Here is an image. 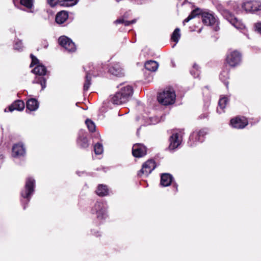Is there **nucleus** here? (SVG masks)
I'll return each instance as SVG.
<instances>
[{"label": "nucleus", "instance_id": "obj_35", "mask_svg": "<svg viewBox=\"0 0 261 261\" xmlns=\"http://www.w3.org/2000/svg\"><path fill=\"white\" fill-rule=\"evenodd\" d=\"M94 149L96 154H100L103 151L102 145L99 143H96L94 145Z\"/></svg>", "mask_w": 261, "mask_h": 261}, {"label": "nucleus", "instance_id": "obj_32", "mask_svg": "<svg viewBox=\"0 0 261 261\" xmlns=\"http://www.w3.org/2000/svg\"><path fill=\"white\" fill-rule=\"evenodd\" d=\"M33 83L40 84L42 90L46 87V80L43 77H36Z\"/></svg>", "mask_w": 261, "mask_h": 261}, {"label": "nucleus", "instance_id": "obj_19", "mask_svg": "<svg viewBox=\"0 0 261 261\" xmlns=\"http://www.w3.org/2000/svg\"><path fill=\"white\" fill-rule=\"evenodd\" d=\"M173 177L168 173H164L161 176V185L163 187L169 186L172 182Z\"/></svg>", "mask_w": 261, "mask_h": 261}, {"label": "nucleus", "instance_id": "obj_6", "mask_svg": "<svg viewBox=\"0 0 261 261\" xmlns=\"http://www.w3.org/2000/svg\"><path fill=\"white\" fill-rule=\"evenodd\" d=\"M241 61V55L237 50L230 51L227 55L225 65L230 67H235L240 64Z\"/></svg>", "mask_w": 261, "mask_h": 261}, {"label": "nucleus", "instance_id": "obj_30", "mask_svg": "<svg viewBox=\"0 0 261 261\" xmlns=\"http://www.w3.org/2000/svg\"><path fill=\"white\" fill-rule=\"evenodd\" d=\"M79 0H61L59 5L63 7H72L77 4Z\"/></svg>", "mask_w": 261, "mask_h": 261}, {"label": "nucleus", "instance_id": "obj_11", "mask_svg": "<svg viewBox=\"0 0 261 261\" xmlns=\"http://www.w3.org/2000/svg\"><path fill=\"white\" fill-rule=\"evenodd\" d=\"M31 57L32 59V63L30 65V67H32L34 65H37L35 68L32 70V72L35 74H38L39 75H45L46 72V69L45 66L40 64L38 59L33 55H31Z\"/></svg>", "mask_w": 261, "mask_h": 261}, {"label": "nucleus", "instance_id": "obj_28", "mask_svg": "<svg viewBox=\"0 0 261 261\" xmlns=\"http://www.w3.org/2000/svg\"><path fill=\"white\" fill-rule=\"evenodd\" d=\"M228 99L225 97H222L219 99L218 108L217 109V111L219 113H221L224 111V109L225 108Z\"/></svg>", "mask_w": 261, "mask_h": 261}, {"label": "nucleus", "instance_id": "obj_31", "mask_svg": "<svg viewBox=\"0 0 261 261\" xmlns=\"http://www.w3.org/2000/svg\"><path fill=\"white\" fill-rule=\"evenodd\" d=\"M180 37V30L178 28H176L172 33L171 39L175 42V44L178 42V40Z\"/></svg>", "mask_w": 261, "mask_h": 261}, {"label": "nucleus", "instance_id": "obj_39", "mask_svg": "<svg viewBox=\"0 0 261 261\" xmlns=\"http://www.w3.org/2000/svg\"><path fill=\"white\" fill-rule=\"evenodd\" d=\"M47 3L49 5V6L51 7H55L58 4H59V0H47Z\"/></svg>", "mask_w": 261, "mask_h": 261}, {"label": "nucleus", "instance_id": "obj_7", "mask_svg": "<svg viewBox=\"0 0 261 261\" xmlns=\"http://www.w3.org/2000/svg\"><path fill=\"white\" fill-rule=\"evenodd\" d=\"M183 132L181 130L174 131L169 139V149L174 150L181 144L182 140Z\"/></svg>", "mask_w": 261, "mask_h": 261}, {"label": "nucleus", "instance_id": "obj_16", "mask_svg": "<svg viewBox=\"0 0 261 261\" xmlns=\"http://www.w3.org/2000/svg\"><path fill=\"white\" fill-rule=\"evenodd\" d=\"M25 149L21 144H16L12 148V155L15 158L22 156L25 154Z\"/></svg>", "mask_w": 261, "mask_h": 261}, {"label": "nucleus", "instance_id": "obj_23", "mask_svg": "<svg viewBox=\"0 0 261 261\" xmlns=\"http://www.w3.org/2000/svg\"><path fill=\"white\" fill-rule=\"evenodd\" d=\"M146 69L150 71H155L157 70L159 67L158 63L154 61H148L144 65Z\"/></svg>", "mask_w": 261, "mask_h": 261}, {"label": "nucleus", "instance_id": "obj_27", "mask_svg": "<svg viewBox=\"0 0 261 261\" xmlns=\"http://www.w3.org/2000/svg\"><path fill=\"white\" fill-rule=\"evenodd\" d=\"M201 15L203 23L206 25H211L212 14L206 12H202Z\"/></svg>", "mask_w": 261, "mask_h": 261}, {"label": "nucleus", "instance_id": "obj_3", "mask_svg": "<svg viewBox=\"0 0 261 261\" xmlns=\"http://www.w3.org/2000/svg\"><path fill=\"white\" fill-rule=\"evenodd\" d=\"M217 8L223 17L236 28L240 30H243L245 28L244 25L240 21L238 20L229 11L223 9L221 5H218Z\"/></svg>", "mask_w": 261, "mask_h": 261}, {"label": "nucleus", "instance_id": "obj_40", "mask_svg": "<svg viewBox=\"0 0 261 261\" xmlns=\"http://www.w3.org/2000/svg\"><path fill=\"white\" fill-rule=\"evenodd\" d=\"M255 30L261 34V23L258 22L255 24Z\"/></svg>", "mask_w": 261, "mask_h": 261}, {"label": "nucleus", "instance_id": "obj_38", "mask_svg": "<svg viewBox=\"0 0 261 261\" xmlns=\"http://www.w3.org/2000/svg\"><path fill=\"white\" fill-rule=\"evenodd\" d=\"M14 49L17 50H21L22 49L23 45L21 41L18 40L15 43L14 46Z\"/></svg>", "mask_w": 261, "mask_h": 261}, {"label": "nucleus", "instance_id": "obj_20", "mask_svg": "<svg viewBox=\"0 0 261 261\" xmlns=\"http://www.w3.org/2000/svg\"><path fill=\"white\" fill-rule=\"evenodd\" d=\"M68 18V13L65 11H61L57 13L56 21L59 24L63 23Z\"/></svg>", "mask_w": 261, "mask_h": 261}, {"label": "nucleus", "instance_id": "obj_22", "mask_svg": "<svg viewBox=\"0 0 261 261\" xmlns=\"http://www.w3.org/2000/svg\"><path fill=\"white\" fill-rule=\"evenodd\" d=\"M13 3L16 6L20 3L29 9H31L33 7V0H13Z\"/></svg>", "mask_w": 261, "mask_h": 261}, {"label": "nucleus", "instance_id": "obj_10", "mask_svg": "<svg viewBox=\"0 0 261 261\" xmlns=\"http://www.w3.org/2000/svg\"><path fill=\"white\" fill-rule=\"evenodd\" d=\"M59 43L60 45L69 52H73L76 50L74 43L69 38L65 36H61L59 38Z\"/></svg>", "mask_w": 261, "mask_h": 261}, {"label": "nucleus", "instance_id": "obj_37", "mask_svg": "<svg viewBox=\"0 0 261 261\" xmlns=\"http://www.w3.org/2000/svg\"><path fill=\"white\" fill-rule=\"evenodd\" d=\"M213 30L215 31H218L220 30L219 21L218 18H216L213 15Z\"/></svg>", "mask_w": 261, "mask_h": 261}, {"label": "nucleus", "instance_id": "obj_21", "mask_svg": "<svg viewBox=\"0 0 261 261\" xmlns=\"http://www.w3.org/2000/svg\"><path fill=\"white\" fill-rule=\"evenodd\" d=\"M229 69L227 68L226 65H225L220 75V79L224 83L227 87L228 84V82L227 80L229 79Z\"/></svg>", "mask_w": 261, "mask_h": 261}, {"label": "nucleus", "instance_id": "obj_25", "mask_svg": "<svg viewBox=\"0 0 261 261\" xmlns=\"http://www.w3.org/2000/svg\"><path fill=\"white\" fill-rule=\"evenodd\" d=\"M77 145L81 148H85L89 146L88 141L84 135L80 136L77 140Z\"/></svg>", "mask_w": 261, "mask_h": 261}, {"label": "nucleus", "instance_id": "obj_24", "mask_svg": "<svg viewBox=\"0 0 261 261\" xmlns=\"http://www.w3.org/2000/svg\"><path fill=\"white\" fill-rule=\"evenodd\" d=\"M39 107V103L35 99H30L27 103V108L31 111L36 110Z\"/></svg>", "mask_w": 261, "mask_h": 261}, {"label": "nucleus", "instance_id": "obj_18", "mask_svg": "<svg viewBox=\"0 0 261 261\" xmlns=\"http://www.w3.org/2000/svg\"><path fill=\"white\" fill-rule=\"evenodd\" d=\"M24 108V103L22 100H16L8 107L9 111L13 112L14 110L21 111Z\"/></svg>", "mask_w": 261, "mask_h": 261}, {"label": "nucleus", "instance_id": "obj_34", "mask_svg": "<svg viewBox=\"0 0 261 261\" xmlns=\"http://www.w3.org/2000/svg\"><path fill=\"white\" fill-rule=\"evenodd\" d=\"M190 72H191V74L193 75L194 77H198L199 74V66L197 64H194L193 66L192 69L191 70Z\"/></svg>", "mask_w": 261, "mask_h": 261}, {"label": "nucleus", "instance_id": "obj_42", "mask_svg": "<svg viewBox=\"0 0 261 261\" xmlns=\"http://www.w3.org/2000/svg\"><path fill=\"white\" fill-rule=\"evenodd\" d=\"M159 121H160V120H156V121H154V122H152V124H155V123H156L159 122Z\"/></svg>", "mask_w": 261, "mask_h": 261}, {"label": "nucleus", "instance_id": "obj_9", "mask_svg": "<svg viewBox=\"0 0 261 261\" xmlns=\"http://www.w3.org/2000/svg\"><path fill=\"white\" fill-rule=\"evenodd\" d=\"M206 129H202L194 132L190 136V142L191 146L194 145L197 142H202L205 136L207 134Z\"/></svg>", "mask_w": 261, "mask_h": 261}, {"label": "nucleus", "instance_id": "obj_15", "mask_svg": "<svg viewBox=\"0 0 261 261\" xmlns=\"http://www.w3.org/2000/svg\"><path fill=\"white\" fill-rule=\"evenodd\" d=\"M146 147L142 144H136L132 148L133 155L136 158H141L146 154Z\"/></svg>", "mask_w": 261, "mask_h": 261}, {"label": "nucleus", "instance_id": "obj_14", "mask_svg": "<svg viewBox=\"0 0 261 261\" xmlns=\"http://www.w3.org/2000/svg\"><path fill=\"white\" fill-rule=\"evenodd\" d=\"M230 123L234 128L242 129L248 125V121L244 117H236L231 119Z\"/></svg>", "mask_w": 261, "mask_h": 261}, {"label": "nucleus", "instance_id": "obj_13", "mask_svg": "<svg viewBox=\"0 0 261 261\" xmlns=\"http://www.w3.org/2000/svg\"><path fill=\"white\" fill-rule=\"evenodd\" d=\"M106 204L103 202H97L95 203L94 207L92 208L93 213H96L97 217L99 219H102L106 217Z\"/></svg>", "mask_w": 261, "mask_h": 261}, {"label": "nucleus", "instance_id": "obj_33", "mask_svg": "<svg viewBox=\"0 0 261 261\" xmlns=\"http://www.w3.org/2000/svg\"><path fill=\"white\" fill-rule=\"evenodd\" d=\"M136 21V19H134L131 21L124 20L123 18H119L115 21V24L123 23L125 26H128L132 23H135Z\"/></svg>", "mask_w": 261, "mask_h": 261}, {"label": "nucleus", "instance_id": "obj_29", "mask_svg": "<svg viewBox=\"0 0 261 261\" xmlns=\"http://www.w3.org/2000/svg\"><path fill=\"white\" fill-rule=\"evenodd\" d=\"M96 193L100 196H104L108 194V189L106 186L100 185L98 186Z\"/></svg>", "mask_w": 261, "mask_h": 261}, {"label": "nucleus", "instance_id": "obj_12", "mask_svg": "<svg viewBox=\"0 0 261 261\" xmlns=\"http://www.w3.org/2000/svg\"><path fill=\"white\" fill-rule=\"evenodd\" d=\"M155 162L152 160H149L143 165L141 169L138 172V175H148L155 168Z\"/></svg>", "mask_w": 261, "mask_h": 261}, {"label": "nucleus", "instance_id": "obj_44", "mask_svg": "<svg viewBox=\"0 0 261 261\" xmlns=\"http://www.w3.org/2000/svg\"><path fill=\"white\" fill-rule=\"evenodd\" d=\"M26 207L25 205H23V208L25 209Z\"/></svg>", "mask_w": 261, "mask_h": 261}, {"label": "nucleus", "instance_id": "obj_26", "mask_svg": "<svg viewBox=\"0 0 261 261\" xmlns=\"http://www.w3.org/2000/svg\"><path fill=\"white\" fill-rule=\"evenodd\" d=\"M202 11L199 9H196L192 11L190 14L183 21V24L185 25L186 22H189L190 20L196 17L198 15L202 14Z\"/></svg>", "mask_w": 261, "mask_h": 261}, {"label": "nucleus", "instance_id": "obj_1", "mask_svg": "<svg viewBox=\"0 0 261 261\" xmlns=\"http://www.w3.org/2000/svg\"><path fill=\"white\" fill-rule=\"evenodd\" d=\"M133 94V88L128 85L122 86L118 92L113 95L111 102L114 105H121L128 101Z\"/></svg>", "mask_w": 261, "mask_h": 261}, {"label": "nucleus", "instance_id": "obj_8", "mask_svg": "<svg viewBox=\"0 0 261 261\" xmlns=\"http://www.w3.org/2000/svg\"><path fill=\"white\" fill-rule=\"evenodd\" d=\"M242 8L246 11L255 12L261 10V1L250 0L245 2L242 4Z\"/></svg>", "mask_w": 261, "mask_h": 261}, {"label": "nucleus", "instance_id": "obj_2", "mask_svg": "<svg viewBox=\"0 0 261 261\" xmlns=\"http://www.w3.org/2000/svg\"><path fill=\"white\" fill-rule=\"evenodd\" d=\"M176 99L174 90L171 88H167L158 96V101L163 105L168 106L173 104Z\"/></svg>", "mask_w": 261, "mask_h": 261}, {"label": "nucleus", "instance_id": "obj_4", "mask_svg": "<svg viewBox=\"0 0 261 261\" xmlns=\"http://www.w3.org/2000/svg\"><path fill=\"white\" fill-rule=\"evenodd\" d=\"M84 68L86 72V80L84 85V90L87 91L91 85V75H100L102 74V72L98 71L97 67H93V65L91 64L88 65L84 67Z\"/></svg>", "mask_w": 261, "mask_h": 261}, {"label": "nucleus", "instance_id": "obj_41", "mask_svg": "<svg viewBox=\"0 0 261 261\" xmlns=\"http://www.w3.org/2000/svg\"><path fill=\"white\" fill-rule=\"evenodd\" d=\"M3 154L0 152V159H3Z\"/></svg>", "mask_w": 261, "mask_h": 261}, {"label": "nucleus", "instance_id": "obj_17", "mask_svg": "<svg viewBox=\"0 0 261 261\" xmlns=\"http://www.w3.org/2000/svg\"><path fill=\"white\" fill-rule=\"evenodd\" d=\"M110 73L117 76L123 75V69L119 64H115L111 66L109 69Z\"/></svg>", "mask_w": 261, "mask_h": 261}, {"label": "nucleus", "instance_id": "obj_5", "mask_svg": "<svg viewBox=\"0 0 261 261\" xmlns=\"http://www.w3.org/2000/svg\"><path fill=\"white\" fill-rule=\"evenodd\" d=\"M35 181L33 178H28L25 182V188L21 193V197L23 198L22 202L28 203L31 198V195L33 194L34 191Z\"/></svg>", "mask_w": 261, "mask_h": 261}, {"label": "nucleus", "instance_id": "obj_36", "mask_svg": "<svg viewBox=\"0 0 261 261\" xmlns=\"http://www.w3.org/2000/svg\"><path fill=\"white\" fill-rule=\"evenodd\" d=\"M85 123L87 126L90 132H93L95 129V124L91 120L87 119L86 120Z\"/></svg>", "mask_w": 261, "mask_h": 261}, {"label": "nucleus", "instance_id": "obj_43", "mask_svg": "<svg viewBox=\"0 0 261 261\" xmlns=\"http://www.w3.org/2000/svg\"><path fill=\"white\" fill-rule=\"evenodd\" d=\"M175 189H176V191H177V186L176 185H175Z\"/></svg>", "mask_w": 261, "mask_h": 261}]
</instances>
